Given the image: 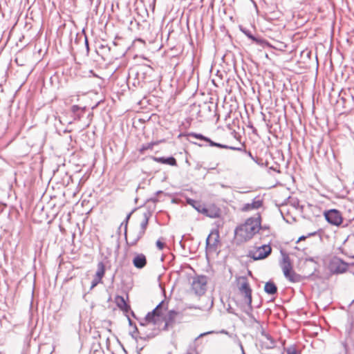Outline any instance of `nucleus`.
Segmentation results:
<instances>
[{
    "label": "nucleus",
    "instance_id": "20",
    "mask_svg": "<svg viewBox=\"0 0 354 354\" xmlns=\"http://www.w3.org/2000/svg\"><path fill=\"white\" fill-rule=\"evenodd\" d=\"M264 291L268 295H273L277 292V287L273 281H269L265 284Z\"/></svg>",
    "mask_w": 354,
    "mask_h": 354
},
{
    "label": "nucleus",
    "instance_id": "3",
    "mask_svg": "<svg viewBox=\"0 0 354 354\" xmlns=\"http://www.w3.org/2000/svg\"><path fill=\"white\" fill-rule=\"evenodd\" d=\"M186 136L187 137V140L189 142L194 143V145H197L198 146H199L201 147H205L207 145H204V144L197 143V142L191 141L189 140V138L192 137V138H196L198 140L205 141V142H207L208 145L210 146V147H218V148L230 149V150H241L240 149L233 148V146H229V145H223V144H221V143H218V142H216L212 140L209 138L206 137V136H203L201 133L190 132V133H187L186 134Z\"/></svg>",
    "mask_w": 354,
    "mask_h": 354
},
{
    "label": "nucleus",
    "instance_id": "45",
    "mask_svg": "<svg viewBox=\"0 0 354 354\" xmlns=\"http://www.w3.org/2000/svg\"><path fill=\"white\" fill-rule=\"evenodd\" d=\"M261 229H268V227L266 226H261Z\"/></svg>",
    "mask_w": 354,
    "mask_h": 354
},
{
    "label": "nucleus",
    "instance_id": "13",
    "mask_svg": "<svg viewBox=\"0 0 354 354\" xmlns=\"http://www.w3.org/2000/svg\"><path fill=\"white\" fill-rule=\"evenodd\" d=\"M145 234L142 231L139 230V229L133 230L129 234V240L125 239L127 244L129 246L136 245Z\"/></svg>",
    "mask_w": 354,
    "mask_h": 354
},
{
    "label": "nucleus",
    "instance_id": "50",
    "mask_svg": "<svg viewBox=\"0 0 354 354\" xmlns=\"http://www.w3.org/2000/svg\"><path fill=\"white\" fill-rule=\"evenodd\" d=\"M232 1H233V2H234V1H235V0H232Z\"/></svg>",
    "mask_w": 354,
    "mask_h": 354
},
{
    "label": "nucleus",
    "instance_id": "28",
    "mask_svg": "<svg viewBox=\"0 0 354 354\" xmlns=\"http://www.w3.org/2000/svg\"><path fill=\"white\" fill-rule=\"evenodd\" d=\"M229 337L233 339L234 342L235 344H236L240 348H242V347L243 346L241 340L239 339V338L238 337L237 335L236 334H231V335H229Z\"/></svg>",
    "mask_w": 354,
    "mask_h": 354
},
{
    "label": "nucleus",
    "instance_id": "41",
    "mask_svg": "<svg viewBox=\"0 0 354 354\" xmlns=\"http://www.w3.org/2000/svg\"><path fill=\"white\" fill-rule=\"evenodd\" d=\"M128 321H129V324L130 326H131V325L133 324V322H132V320H131L129 317H128Z\"/></svg>",
    "mask_w": 354,
    "mask_h": 354
},
{
    "label": "nucleus",
    "instance_id": "22",
    "mask_svg": "<svg viewBox=\"0 0 354 354\" xmlns=\"http://www.w3.org/2000/svg\"><path fill=\"white\" fill-rule=\"evenodd\" d=\"M263 337L266 341H263L262 342L265 345L266 348H272L275 346V342L274 341L273 338L271 337L270 335L267 333Z\"/></svg>",
    "mask_w": 354,
    "mask_h": 354
},
{
    "label": "nucleus",
    "instance_id": "38",
    "mask_svg": "<svg viewBox=\"0 0 354 354\" xmlns=\"http://www.w3.org/2000/svg\"><path fill=\"white\" fill-rule=\"evenodd\" d=\"M82 38H80V37H77V35H76V38H75V43H78Z\"/></svg>",
    "mask_w": 354,
    "mask_h": 354
},
{
    "label": "nucleus",
    "instance_id": "2",
    "mask_svg": "<svg viewBox=\"0 0 354 354\" xmlns=\"http://www.w3.org/2000/svg\"><path fill=\"white\" fill-rule=\"evenodd\" d=\"M282 256L283 262L281 266L285 277L292 283L301 282L303 279V277L292 270V266L288 255L287 254L282 253Z\"/></svg>",
    "mask_w": 354,
    "mask_h": 354
},
{
    "label": "nucleus",
    "instance_id": "32",
    "mask_svg": "<svg viewBox=\"0 0 354 354\" xmlns=\"http://www.w3.org/2000/svg\"><path fill=\"white\" fill-rule=\"evenodd\" d=\"M287 354H299L295 347H290L287 348Z\"/></svg>",
    "mask_w": 354,
    "mask_h": 354
},
{
    "label": "nucleus",
    "instance_id": "24",
    "mask_svg": "<svg viewBox=\"0 0 354 354\" xmlns=\"http://www.w3.org/2000/svg\"><path fill=\"white\" fill-rule=\"evenodd\" d=\"M252 319L254 320V324H256L255 327H256L257 330L260 332L261 335L263 337H264L267 334V333L266 332L263 325L259 321H257L254 317H252Z\"/></svg>",
    "mask_w": 354,
    "mask_h": 354
},
{
    "label": "nucleus",
    "instance_id": "17",
    "mask_svg": "<svg viewBox=\"0 0 354 354\" xmlns=\"http://www.w3.org/2000/svg\"><path fill=\"white\" fill-rule=\"evenodd\" d=\"M152 160L156 162H159L161 164H166L171 166H176L177 161L175 158L173 156L169 157H151Z\"/></svg>",
    "mask_w": 354,
    "mask_h": 354
},
{
    "label": "nucleus",
    "instance_id": "51",
    "mask_svg": "<svg viewBox=\"0 0 354 354\" xmlns=\"http://www.w3.org/2000/svg\"><path fill=\"white\" fill-rule=\"evenodd\" d=\"M353 301H354V299H353Z\"/></svg>",
    "mask_w": 354,
    "mask_h": 354
},
{
    "label": "nucleus",
    "instance_id": "44",
    "mask_svg": "<svg viewBox=\"0 0 354 354\" xmlns=\"http://www.w3.org/2000/svg\"><path fill=\"white\" fill-rule=\"evenodd\" d=\"M307 260H308V261H314L313 258H309V259H308Z\"/></svg>",
    "mask_w": 354,
    "mask_h": 354
},
{
    "label": "nucleus",
    "instance_id": "30",
    "mask_svg": "<svg viewBox=\"0 0 354 354\" xmlns=\"http://www.w3.org/2000/svg\"><path fill=\"white\" fill-rule=\"evenodd\" d=\"M102 282V279L100 278H98L97 277L95 276L94 279L91 281V289H93L94 287H95L97 284Z\"/></svg>",
    "mask_w": 354,
    "mask_h": 354
},
{
    "label": "nucleus",
    "instance_id": "43",
    "mask_svg": "<svg viewBox=\"0 0 354 354\" xmlns=\"http://www.w3.org/2000/svg\"><path fill=\"white\" fill-rule=\"evenodd\" d=\"M228 312L232 314L236 315L232 310H228Z\"/></svg>",
    "mask_w": 354,
    "mask_h": 354
},
{
    "label": "nucleus",
    "instance_id": "9",
    "mask_svg": "<svg viewBox=\"0 0 354 354\" xmlns=\"http://www.w3.org/2000/svg\"><path fill=\"white\" fill-rule=\"evenodd\" d=\"M239 289L240 292L244 295L248 310H252V289L245 278H243V281Z\"/></svg>",
    "mask_w": 354,
    "mask_h": 354
},
{
    "label": "nucleus",
    "instance_id": "25",
    "mask_svg": "<svg viewBox=\"0 0 354 354\" xmlns=\"http://www.w3.org/2000/svg\"><path fill=\"white\" fill-rule=\"evenodd\" d=\"M158 142H151L149 143H146L142 145L141 148L140 149V152L143 153L144 151L149 150V149H153V147L154 145H157Z\"/></svg>",
    "mask_w": 354,
    "mask_h": 354
},
{
    "label": "nucleus",
    "instance_id": "48",
    "mask_svg": "<svg viewBox=\"0 0 354 354\" xmlns=\"http://www.w3.org/2000/svg\"><path fill=\"white\" fill-rule=\"evenodd\" d=\"M77 118L78 119H80V116L79 115H77Z\"/></svg>",
    "mask_w": 354,
    "mask_h": 354
},
{
    "label": "nucleus",
    "instance_id": "1",
    "mask_svg": "<svg viewBox=\"0 0 354 354\" xmlns=\"http://www.w3.org/2000/svg\"><path fill=\"white\" fill-rule=\"evenodd\" d=\"M261 218L259 214L256 217H250L238 225L234 230L235 239L239 243H245L252 239L261 228Z\"/></svg>",
    "mask_w": 354,
    "mask_h": 354
},
{
    "label": "nucleus",
    "instance_id": "4",
    "mask_svg": "<svg viewBox=\"0 0 354 354\" xmlns=\"http://www.w3.org/2000/svg\"><path fill=\"white\" fill-rule=\"evenodd\" d=\"M163 305L164 301H162L152 311L146 315L144 320L140 322V325L143 326H146L147 324L158 325L162 322Z\"/></svg>",
    "mask_w": 354,
    "mask_h": 354
},
{
    "label": "nucleus",
    "instance_id": "18",
    "mask_svg": "<svg viewBox=\"0 0 354 354\" xmlns=\"http://www.w3.org/2000/svg\"><path fill=\"white\" fill-rule=\"evenodd\" d=\"M241 30L248 38H250L251 40H252L257 44H259L262 46H271L269 44V43L267 41H266L265 39L254 36L250 30Z\"/></svg>",
    "mask_w": 354,
    "mask_h": 354
},
{
    "label": "nucleus",
    "instance_id": "6",
    "mask_svg": "<svg viewBox=\"0 0 354 354\" xmlns=\"http://www.w3.org/2000/svg\"><path fill=\"white\" fill-rule=\"evenodd\" d=\"M326 221L335 226H339L343 223V217L340 211L336 209L326 210L324 213Z\"/></svg>",
    "mask_w": 354,
    "mask_h": 354
},
{
    "label": "nucleus",
    "instance_id": "10",
    "mask_svg": "<svg viewBox=\"0 0 354 354\" xmlns=\"http://www.w3.org/2000/svg\"><path fill=\"white\" fill-rule=\"evenodd\" d=\"M329 267L333 273L342 274L347 270L348 265L340 258L335 257L330 261Z\"/></svg>",
    "mask_w": 354,
    "mask_h": 354
},
{
    "label": "nucleus",
    "instance_id": "46",
    "mask_svg": "<svg viewBox=\"0 0 354 354\" xmlns=\"http://www.w3.org/2000/svg\"><path fill=\"white\" fill-rule=\"evenodd\" d=\"M134 332H138V328L136 325H135V331Z\"/></svg>",
    "mask_w": 354,
    "mask_h": 354
},
{
    "label": "nucleus",
    "instance_id": "35",
    "mask_svg": "<svg viewBox=\"0 0 354 354\" xmlns=\"http://www.w3.org/2000/svg\"><path fill=\"white\" fill-rule=\"evenodd\" d=\"M120 309L124 311V313H128L131 310V307L128 304H126L125 306H124L123 307H122V308Z\"/></svg>",
    "mask_w": 354,
    "mask_h": 354
},
{
    "label": "nucleus",
    "instance_id": "11",
    "mask_svg": "<svg viewBox=\"0 0 354 354\" xmlns=\"http://www.w3.org/2000/svg\"><path fill=\"white\" fill-rule=\"evenodd\" d=\"M187 202L199 213H201L210 218H215L217 216L216 214L211 213L210 210L208 208H207L204 204H202L200 201H196L192 198H187Z\"/></svg>",
    "mask_w": 354,
    "mask_h": 354
},
{
    "label": "nucleus",
    "instance_id": "8",
    "mask_svg": "<svg viewBox=\"0 0 354 354\" xmlns=\"http://www.w3.org/2000/svg\"><path fill=\"white\" fill-rule=\"evenodd\" d=\"M339 97L344 107H354V88L342 89L339 93Z\"/></svg>",
    "mask_w": 354,
    "mask_h": 354
},
{
    "label": "nucleus",
    "instance_id": "14",
    "mask_svg": "<svg viewBox=\"0 0 354 354\" xmlns=\"http://www.w3.org/2000/svg\"><path fill=\"white\" fill-rule=\"evenodd\" d=\"M219 242V234L218 230H213L206 239V248L215 249Z\"/></svg>",
    "mask_w": 354,
    "mask_h": 354
},
{
    "label": "nucleus",
    "instance_id": "36",
    "mask_svg": "<svg viewBox=\"0 0 354 354\" xmlns=\"http://www.w3.org/2000/svg\"><path fill=\"white\" fill-rule=\"evenodd\" d=\"M214 331H209V332H206V333H201L200 334L196 339L195 340H197L199 338H201V337H203L206 335H208V334H212V333H214Z\"/></svg>",
    "mask_w": 354,
    "mask_h": 354
},
{
    "label": "nucleus",
    "instance_id": "29",
    "mask_svg": "<svg viewBox=\"0 0 354 354\" xmlns=\"http://www.w3.org/2000/svg\"><path fill=\"white\" fill-rule=\"evenodd\" d=\"M131 215V212H130L129 214H127L125 220L124 222H122L120 226V228L122 227V225H124V236H125V239H127V225H128V221H129V219L130 218Z\"/></svg>",
    "mask_w": 354,
    "mask_h": 354
},
{
    "label": "nucleus",
    "instance_id": "19",
    "mask_svg": "<svg viewBox=\"0 0 354 354\" xmlns=\"http://www.w3.org/2000/svg\"><path fill=\"white\" fill-rule=\"evenodd\" d=\"M233 148L240 149L241 150H238L239 151H241L247 154L252 160H254L259 165L262 166L263 165V160L261 158L254 157L250 151H247L244 148V145H241V147H233Z\"/></svg>",
    "mask_w": 354,
    "mask_h": 354
},
{
    "label": "nucleus",
    "instance_id": "5",
    "mask_svg": "<svg viewBox=\"0 0 354 354\" xmlns=\"http://www.w3.org/2000/svg\"><path fill=\"white\" fill-rule=\"evenodd\" d=\"M207 279L206 276L200 275L193 278L192 288L198 295L205 294L207 288Z\"/></svg>",
    "mask_w": 354,
    "mask_h": 354
},
{
    "label": "nucleus",
    "instance_id": "21",
    "mask_svg": "<svg viewBox=\"0 0 354 354\" xmlns=\"http://www.w3.org/2000/svg\"><path fill=\"white\" fill-rule=\"evenodd\" d=\"M149 213L145 212L143 214V220L140 223V226L138 228L139 230L142 231L144 233H145L146 229L147 227L148 223H149Z\"/></svg>",
    "mask_w": 354,
    "mask_h": 354
},
{
    "label": "nucleus",
    "instance_id": "47",
    "mask_svg": "<svg viewBox=\"0 0 354 354\" xmlns=\"http://www.w3.org/2000/svg\"><path fill=\"white\" fill-rule=\"evenodd\" d=\"M131 337H133V338H136V337H134L133 333H131Z\"/></svg>",
    "mask_w": 354,
    "mask_h": 354
},
{
    "label": "nucleus",
    "instance_id": "49",
    "mask_svg": "<svg viewBox=\"0 0 354 354\" xmlns=\"http://www.w3.org/2000/svg\"><path fill=\"white\" fill-rule=\"evenodd\" d=\"M64 132H70V131L64 130Z\"/></svg>",
    "mask_w": 354,
    "mask_h": 354
},
{
    "label": "nucleus",
    "instance_id": "16",
    "mask_svg": "<svg viewBox=\"0 0 354 354\" xmlns=\"http://www.w3.org/2000/svg\"><path fill=\"white\" fill-rule=\"evenodd\" d=\"M263 205V201L259 199V198H255L253 199L252 203H248L244 204L241 210L243 212H249L254 209H258Z\"/></svg>",
    "mask_w": 354,
    "mask_h": 354
},
{
    "label": "nucleus",
    "instance_id": "33",
    "mask_svg": "<svg viewBox=\"0 0 354 354\" xmlns=\"http://www.w3.org/2000/svg\"><path fill=\"white\" fill-rule=\"evenodd\" d=\"M156 247L159 250H162L165 248V243L160 240H158L156 243Z\"/></svg>",
    "mask_w": 354,
    "mask_h": 354
},
{
    "label": "nucleus",
    "instance_id": "34",
    "mask_svg": "<svg viewBox=\"0 0 354 354\" xmlns=\"http://www.w3.org/2000/svg\"><path fill=\"white\" fill-rule=\"evenodd\" d=\"M81 108L78 105H73L71 107V111L76 114L77 112Z\"/></svg>",
    "mask_w": 354,
    "mask_h": 354
},
{
    "label": "nucleus",
    "instance_id": "37",
    "mask_svg": "<svg viewBox=\"0 0 354 354\" xmlns=\"http://www.w3.org/2000/svg\"><path fill=\"white\" fill-rule=\"evenodd\" d=\"M220 333H222V334H225V335H227V336H229V335H231L232 333H230L228 331L223 329L221 330L220 332Z\"/></svg>",
    "mask_w": 354,
    "mask_h": 354
},
{
    "label": "nucleus",
    "instance_id": "23",
    "mask_svg": "<svg viewBox=\"0 0 354 354\" xmlns=\"http://www.w3.org/2000/svg\"><path fill=\"white\" fill-rule=\"evenodd\" d=\"M104 272L105 266L103 262L100 261L97 263V269L95 276L102 279L104 275Z\"/></svg>",
    "mask_w": 354,
    "mask_h": 354
},
{
    "label": "nucleus",
    "instance_id": "31",
    "mask_svg": "<svg viewBox=\"0 0 354 354\" xmlns=\"http://www.w3.org/2000/svg\"><path fill=\"white\" fill-rule=\"evenodd\" d=\"M111 239L115 241V250H118L119 248H120V242H119L120 237H119V236L112 235L111 236Z\"/></svg>",
    "mask_w": 354,
    "mask_h": 354
},
{
    "label": "nucleus",
    "instance_id": "27",
    "mask_svg": "<svg viewBox=\"0 0 354 354\" xmlns=\"http://www.w3.org/2000/svg\"><path fill=\"white\" fill-rule=\"evenodd\" d=\"M80 37V38H83L85 46L86 48L87 52L89 50L88 41L86 35L85 34L84 30H82L81 33H77V37Z\"/></svg>",
    "mask_w": 354,
    "mask_h": 354
},
{
    "label": "nucleus",
    "instance_id": "40",
    "mask_svg": "<svg viewBox=\"0 0 354 354\" xmlns=\"http://www.w3.org/2000/svg\"><path fill=\"white\" fill-rule=\"evenodd\" d=\"M307 236H301L299 237V239H298L297 242L299 241H301V240H304Z\"/></svg>",
    "mask_w": 354,
    "mask_h": 354
},
{
    "label": "nucleus",
    "instance_id": "12",
    "mask_svg": "<svg viewBox=\"0 0 354 354\" xmlns=\"http://www.w3.org/2000/svg\"><path fill=\"white\" fill-rule=\"evenodd\" d=\"M180 316V313L174 310H170L165 317H162V322H165L163 329L167 330L169 327H173L176 322V319Z\"/></svg>",
    "mask_w": 354,
    "mask_h": 354
},
{
    "label": "nucleus",
    "instance_id": "26",
    "mask_svg": "<svg viewBox=\"0 0 354 354\" xmlns=\"http://www.w3.org/2000/svg\"><path fill=\"white\" fill-rule=\"evenodd\" d=\"M115 302L119 308H122L127 304L124 298L122 296L118 295L115 297Z\"/></svg>",
    "mask_w": 354,
    "mask_h": 354
},
{
    "label": "nucleus",
    "instance_id": "39",
    "mask_svg": "<svg viewBox=\"0 0 354 354\" xmlns=\"http://www.w3.org/2000/svg\"><path fill=\"white\" fill-rule=\"evenodd\" d=\"M317 232H310L308 234V236H315L316 235Z\"/></svg>",
    "mask_w": 354,
    "mask_h": 354
},
{
    "label": "nucleus",
    "instance_id": "15",
    "mask_svg": "<svg viewBox=\"0 0 354 354\" xmlns=\"http://www.w3.org/2000/svg\"><path fill=\"white\" fill-rule=\"evenodd\" d=\"M147 260L146 256L142 253H136L132 260L133 266L138 269H142L147 265Z\"/></svg>",
    "mask_w": 354,
    "mask_h": 354
},
{
    "label": "nucleus",
    "instance_id": "42",
    "mask_svg": "<svg viewBox=\"0 0 354 354\" xmlns=\"http://www.w3.org/2000/svg\"><path fill=\"white\" fill-rule=\"evenodd\" d=\"M240 349H241V353H242V354H245V351H244V348H243V346L242 347V348H240Z\"/></svg>",
    "mask_w": 354,
    "mask_h": 354
},
{
    "label": "nucleus",
    "instance_id": "7",
    "mask_svg": "<svg viewBox=\"0 0 354 354\" xmlns=\"http://www.w3.org/2000/svg\"><path fill=\"white\" fill-rule=\"evenodd\" d=\"M272 248L269 245H263L259 246L257 250H250L248 257L254 261L261 260L270 254Z\"/></svg>",
    "mask_w": 354,
    "mask_h": 354
}]
</instances>
